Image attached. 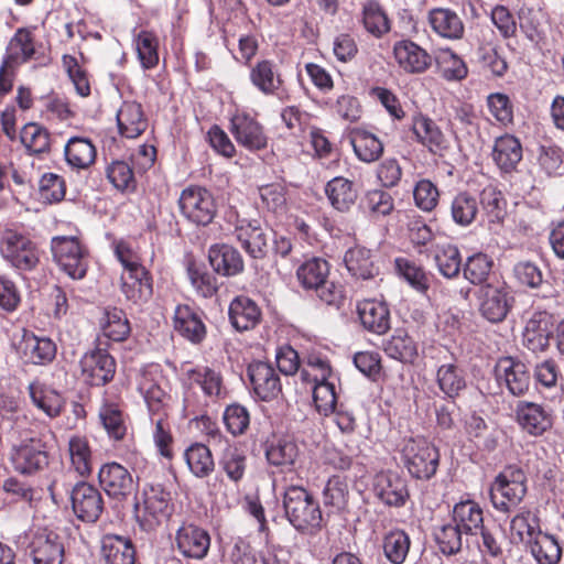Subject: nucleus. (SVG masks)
<instances>
[{"label":"nucleus","mask_w":564,"mask_h":564,"mask_svg":"<svg viewBox=\"0 0 564 564\" xmlns=\"http://www.w3.org/2000/svg\"><path fill=\"white\" fill-rule=\"evenodd\" d=\"M525 494V474L516 466L506 467L500 471L489 488L492 507L503 513L514 509L523 500Z\"/></svg>","instance_id":"obj_1"},{"label":"nucleus","mask_w":564,"mask_h":564,"mask_svg":"<svg viewBox=\"0 0 564 564\" xmlns=\"http://www.w3.org/2000/svg\"><path fill=\"white\" fill-rule=\"evenodd\" d=\"M401 458L411 476L417 479H431L440 465L438 448L422 436L404 440L401 445Z\"/></svg>","instance_id":"obj_2"},{"label":"nucleus","mask_w":564,"mask_h":564,"mask_svg":"<svg viewBox=\"0 0 564 564\" xmlns=\"http://www.w3.org/2000/svg\"><path fill=\"white\" fill-rule=\"evenodd\" d=\"M283 507L290 523L299 531H313L321 527L319 505L300 486L285 489Z\"/></svg>","instance_id":"obj_3"},{"label":"nucleus","mask_w":564,"mask_h":564,"mask_svg":"<svg viewBox=\"0 0 564 564\" xmlns=\"http://www.w3.org/2000/svg\"><path fill=\"white\" fill-rule=\"evenodd\" d=\"M0 254L20 272L33 271L40 263V249L30 236L4 229L0 236Z\"/></svg>","instance_id":"obj_4"},{"label":"nucleus","mask_w":564,"mask_h":564,"mask_svg":"<svg viewBox=\"0 0 564 564\" xmlns=\"http://www.w3.org/2000/svg\"><path fill=\"white\" fill-rule=\"evenodd\" d=\"M51 251L54 261L69 278L82 280L86 275L88 269L87 250L76 237H53Z\"/></svg>","instance_id":"obj_5"},{"label":"nucleus","mask_w":564,"mask_h":564,"mask_svg":"<svg viewBox=\"0 0 564 564\" xmlns=\"http://www.w3.org/2000/svg\"><path fill=\"white\" fill-rule=\"evenodd\" d=\"M170 501V492L161 486L145 488L142 503L135 505V514L140 525L150 531L163 523L171 514Z\"/></svg>","instance_id":"obj_6"},{"label":"nucleus","mask_w":564,"mask_h":564,"mask_svg":"<svg viewBox=\"0 0 564 564\" xmlns=\"http://www.w3.org/2000/svg\"><path fill=\"white\" fill-rule=\"evenodd\" d=\"M178 205L181 213L192 223L206 226L215 217L216 204L209 191L188 186L182 191Z\"/></svg>","instance_id":"obj_7"},{"label":"nucleus","mask_w":564,"mask_h":564,"mask_svg":"<svg viewBox=\"0 0 564 564\" xmlns=\"http://www.w3.org/2000/svg\"><path fill=\"white\" fill-rule=\"evenodd\" d=\"M10 460L19 474L32 475L48 465V455L40 440L31 438L12 447Z\"/></svg>","instance_id":"obj_8"},{"label":"nucleus","mask_w":564,"mask_h":564,"mask_svg":"<svg viewBox=\"0 0 564 564\" xmlns=\"http://www.w3.org/2000/svg\"><path fill=\"white\" fill-rule=\"evenodd\" d=\"M34 564H63L65 547L62 538L47 529L37 530L29 544Z\"/></svg>","instance_id":"obj_9"},{"label":"nucleus","mask_w":564,"mask_h":564,"mask_svg":"<svg viewBox=\"0 0 564 564\" xmlns=\"http://www.w3.org/2000/svg\"><path fill=\"white\" fill-rule=\"evenodd\" d=\"M392 53L399 69L408 75L423 74L433 63L429 52L411 40L395 42Z\"/></svg>","instance_id":"obj_10"},{"label":"nucleus","mask_w":564,"mask_h":564,"mask_svg":"<svg viewBox=\"0 0 564 564\" xmlns=\"http://www.w3.org/2000/svg\"><path fill=\"white\" fill-rule=\"evenodd\" d=\"M82 376L90 386L101 387L113 379L115 359L104 349L86 352L80 359Z\"/></svg>","instance_id":"obj_11"},{"label":"nucleus","mask_w":564,"mask_h":564,"mask_svg":"<svg viewBox=\"0 0 564 564\" xmlns=\"http://www.w3.org/2000/svg\"><path fill=\"white\" fill-rule=\"evenodd\" d=\"M72 507L78 519L85 522H95L104 510V500L100 491L90 484L77 482L70 492Z\"/></svg>","instance_id":"obj_12"},{"label":"nucleus","mask_w":564,"mask_h":564,"mask_svg":"<svg viewBox=\"0 0 564 564\" xmlns=\"http://www.w3.org/2000/svg\"><path fill=\"white\" fill-rule=\"evenodd\" d=\"M411 131L415 141L432 154L443 156L449 148V142L438 124L421 112L412 117Z\"/></svg>","instance_id":"obj_13"},{"label":"nucleus","mask_w":564,"mask_h":564,"mask_svg":"<svg viewBox=\"0 0 564 564\" xmlns=\"http://www.w3.org/2000/svg\"><path fill=\"white\" fill-rule=\"evenodd\" d=\"M101 487L113 498H126L134 490V482L129 470L118 463H107L98 473Z\"/></svg>","instance_id":"obj_14"},{"label":"nucleus","mask_w":564,"mask_h":564,"mask_svg":"<svg viewBox=\"0 0 564 564\" xmlns=\"http://www.w3.org/2000/svg\"><path fill=\"white\" fill-rule=\"evenodd\" d=\"M516 419L520 427L533 436H540L552 427L551 412L541 404L520 401L516 406Z\"/></svg>","instance_id":"obj_15"},{"label":"nucleus","mask_w":564,"mask_h":564,"mask_svg":"<svg viewBox=\"0 0 564 564\" xmlns=\"http://www.w3.org/2000/svg\"><path fill=\"white\" fill-rule=\"evenodd\" d=\"M376 496L387 506H403L409 498L405 480L393 471H382L373 480Z\"/></svg>","instance_id":"obj_16"},{"label":"nucleus","mask_w":564,"mask_h":564,"mask_svg":"<svg viewBox=\"0 0 564 564\" xmlns=\"http://www.w3.org/2000/svg\"><path fill=\"white\" fill-rule=\"evenodd\" d=\"M178 551L188 558L202 560L210 546L208 532L194 524L182 525L176 533Z\"/></svg>","instance_id":"obj_17"},{"label":"nucleus","mask_w":564,"mask_h":564,"mask_svg":"<svg viewBox=\"0 0 564 564\" xmlns=\"http://www.w3.org/2000/svg\"><path fill=\"white\" fill-rule=\"evenodd\" d=\"M509 308L508 293L503 288L487 284L479 290V310L489 322L503 321Z\"/></svg>","instance_id":"obj_18"},{"label":"nucleus","mask_w":564,"mask_h":564,"mask_svg":"<svg viewBox=\"0 0 564 564\" xmlns=\"http://www.w3.org/2000/svg\"><path fill=\"white\" fill-rule=\"evenodd\" d=\"M552 316L545 312L532 314L523 330V344L533 352L544 351L552 334Z\"/></svg>","instance_id":"obj_19"},{"label":"nucleus","mask_w":564,"mask_h":564,"mask_svg":"<svg viewBox=\"0 0 564 564\" xmlns=\"http://www.w3.org/2000/svg\"><path fill=\"white\" fill-rule=\"evenodd\" d=\"M357 313L367 330L381 335L390 329V311L384 302L364 300L358 303Z\"/></svg>","instance_id":"obj_20"},{"label":"nucleus","mask_w":564,"mask_h":564,"mask_svg":"<svg viewBox=\"0 0 564 564\" xmlns=\"http://www.w3.org/2000/svg\"><path fill=\"white\" fill-rule=\"evenodd\" d=\"M249 381L254 394L261 400H270L280 391V379L271 365L257 361L249 365Z\"/></svg>","instance_id":"obj_21"},{"label":"nucleus","mask_w":564,"mask_h":564,"mask_svg":"<svg viewBox=\"0 0 564 564\" xmlns=\"http://www.w3.org/2000/svg\"><path fill=\"white\" fill-rule=\"evenodd\" d=\"M117 124L121 137L135 139L148 127L142 106L135 101H124L117 112Z\"/></svg>","instance_id":"obj_22"},{"label":"nucleus","mask_w":564,"mask_h":564,"mask_svg":"<svg viewBox=\"0 0 564 564\" xmlns=\"http://www.w3.org/2000/svg\"><path fill=\"white\" fill-rule=\"evenodd\" d=\"M453 523L466 535H476L484 527L482 508L474 500H462L453 507Z\"/></svg>","instance_id":"obj_23"},{"label":"nucleus","mask_w":564,"mask_h":564,"mask_svg":"<svg viewBox=\"0 0 564 564\" xmlns=\"http://www.w3.org/2000/svg\"><path fill=\"white\" fill-rule=\"evenodd\" d=\"M496 375L514 395L523 394L529 388L530 376L525 365L512 358L501 359L497 365Z\"/></svg>","instance_id":"obj_24"},{"label":"nucleus","mask_w":564,"mask_h":564,"mask_svg":"<svg viewBox=\"0 0 564 564\" xmlns=\"http://www.w3.org/2000/svg\"><path fill=\"white\" fill-rule=\"evenodd\" d=\"M101 556L107 564H134L135 550L129 538L106 534L101 540Z\"/></svg>","instance_id":"obj_25"},{"label":"nucleus","mask_w":564,"mask_h":564,"mask_svg":"<svg viewBox=\"0 0 564 564\" xmlns=\"http://www.w3.org/2000/svg\"><path fill=\"white\" fill-rule=\"evenodd\" d=\"M56 345L47 337H37L34 334H24L21 351L26 361L33 365H48L56 356Z\"/></svg>","instance_id":"obj_26"},{"label":"nucleus","mask_w":564,"mask_h":564,"mask_svg":"<svg viewBox=\"0 0 564 564\" xmlns=\"http://www.w3.org/2000/svg\"><path fill=\"white\" fill-rule=\"evenodd\" d=\"M208 260L218 274L235 275L243 270L241 254L231 246L214 245L208 250Z\"/></svg>","instance_id":"obj_27"},{"label":"nucleus","mask_w":564,"mask_h":564,"mask_svg":"<svg viewBox=\"0 0 564 564\" xmlns=\"http://www.w3.org/2000/svg\"><path fill=\"white\" fill-rule=\"evenodd\" d=\"M121 292L133 303L147 302L153 293L152 279L147 269L121 274Z\"/></svg>","instance_id":"obj_28"},{"label":"nucleus","mask_w":564,"mask_h":564,"mask_svg":"<svg viewBox=\"0 0 564 564\" xmlns=\"http://www.w3.org/2000/svg\"><path fill=\"white\" fill-rule=\"evenodd\" d=\"M175 330L194 344L200 343L206 336V327L200 316L187 305H180L174 313Z\"/></svg>","instance_id":"obj_29"},{"label":"nucleus","mask_w":564,"mask_h":564,"mask_svg":"<svg viewBox=\"0 0 564 564\" xmlns=\"http://www.w3.org/2000/svg\"><path fill=\"white\" fill-rule=\"evenodd\" d=\"M325 194L330 205L338 212H348L356 203L358 191L354 183L343 176H336L325 185Z\"/></svg>","instance_id":"obj_30"},{"label":"nucleus","mask_w":564,"mask_h":564,"mask_svg":"<svg viewBox=\"0 0 564 564\" xmlns=\"http://www.w3.org/2000/svg\"><path fill=\"white\" fill-rule=\"evenodd\" d=\"M429 22L433 31L444 39L458 40L464 35L462 19L449 9L437 8L431 10Z\"/></svg>","instance_id":"obj_31"},{"label":"nucleus","mask_w":564,"mask_h":564,"mask_svg":"<svg viewBox=\"0 0 564 564\" xmlns=\"http://www.w3.org/2000/svg\"><path fill=\"white\" fill-rule=\"evenodd\" d=\"M265 457L271 465L279 467H294L300 449L297 444L290 437H273L265 444Z\"/></svg>","instance_id":"obj_32"},{"label":"nucleus","mask_w":564,"mask_h":564,"mask_svg":"<svg viewBox=\"0 0 564 564\" xmlns=\"http://www.w3.org/2000/svg\"><path fill=\"white\" fill-rule=\"evenodd\" d=\"M492 159L501 171L514 170L522 159V147L519 140L511 134L497 138L492 149Z\"/></svg>","instance_id":"obj_33"},{"label":"nucleus","mask_w":564,"mask_h":564,"mask_svg":"<svg viewBox=\"0 0 564 564\" xmlns=\"http://www.w3.org/2000/svg\"><path fill=\"white\" fill-rule=\"evenodd\" d=\"M67 163L78 170L89 167L96 159V148L89 139L73 137L64 148Z\"/></svg>","instance_id":"obj_34"},{"label":"nucleus","mask_w":564,"mask_h":564,"mask_svg":"<svg viewBox=\"0 0 564 564\" xmlns=\"http://www.w3.org/2000/svg\"><path fill=\"white\" fill-rule=\"evenodd\" d=\"M535 379L546 391H542L552 402H561L563 387L558 383L560 369L553 360H544L536 365Z\"/></svg>","instance_id":"obj_35"},{"label":"nucleus","mask_w":564,"mask_h":564,"mask_svg":"<svg viewBox=\"0 0 564 564\" xmlns=\"http://www.w3.org/2000/svg\"><path fill=\"white\" fill-rule=\"evenodd\" d=\"M344 261L347 270L359 279H370L378 272L371 259V251L365 247L355 246L348 249Z\"/></svg>","instance_id":"obj_36"},{"label":"nucleus","mask_w":564,"mask_h":564,"mask_svg":"<svg viewBox=\"0 0 564 564\" xmlns=\"http://www.w3.org/2000/svg\"><path fill=\"white\" fill-rule=\"evenodd\" d=\"M253 86L267 96L278 95L282 85L280 74L276 72L274 65L269 61L258 63L250 74Z\"/></svg>","instance_id":"obj_37"},{"label":"nucleus","mask_w":564,"mask_h":564,"mask_svg":"<svg viewBox=\"0 0 564 564\" xmlns=\"http://www.w3.org/2000/svg\"><path fill=\"white\" fill-rule=\"evenodd\" d=\"M350 142L357 158L366 163L375 162L383 152L381 141L366 130L357 129L352 131Z\"/></svg>","instance_id":"obj_38"},{"label":"nucleus","mask_w":564,"mask_h":564,"mask_svg":"<svg viewBox=\"0 0 564 564\" xmlns=\"http://www.w3.org/2000/svg\"><path fill=\"white\" fill-rule=\"evenodd\" d=\"M528 544L532 556L539 564H556L561 558V546L551 534L540 531Z\"/></svg>","instance_id":"obj_39"},{"label":"nucleus","mask_w":564,"mask_h":564,"mask_svg":"<svg viewBox=\"0 0 564 564\" xmlns=\"http://www.w3.org/2000/svg\"><path fill=\"white\" fill-rule=\"evenodd\" d=\"M479 212V203L475 195L468 192H459L451 203V216L453 221L462 227H467L476 219Z\"/></svg>","instance_id":"obj_40"},{"label":"nucleus","mask_w":564,"mask_h":564,"mask_svg":"<svg viewBox=\"0 0 564 564\" xmlns=\"http://www.w3.org/2000/svg\"><path fill=\"white\" fill-rule=\"evenodd\" d=\"M329 274V264L323 258H311L305 260L296 270L301 285L307 290L318 288L325 282Z\"/></svg>","instance_id":"obj_41"},{"label":"nucleus","mask_w":564,"mask_h":564,"mask_svg":"<svg viewBox=\"0 0 564 564\" xmlns=\"http://www.w3.org/2000/svg\"><path fill=\"white\" fill-rule=\"evenodd\" d=\"M68 453L74 470L82 477L90 475L93 456L88 440L82 435L70 436L68 440Z\"/></svg>","instance_id":"obj_42"},{"label":"nucleus","mask_w":564,"mask_h":564,"mask_svg":"<svg viewBox=\"0 0 564 564\" xmlns=\"http://www.w3.org/2000/svg\"><path fill=\"white\" fill-rule=\"evenodd\" d=\"M99 325L105 336L115 341L124 340L130 334V325L126 313L118 307L105 308Z\"/></svg>","instance_id":"obj_43"},{"label":"nucleus","mask_w":564,"mask_h":564,"mask_svg":"<svg viewBox=\"0 0 564 564\" xmlns=\"http://www.w3.org/2000/svg\"><path fill=\"white\" fill-rule=\"evenodd\" d=\"M34 52L31 32L26 29H19L8 44L3 61L17 67L30 59Z\"/></svg>","instance_id":"obj_44"},{"label":"nucleus","mask_w":564,"mask_h":564,"mask_svg":"<svg viewBox=\"0 0 564 564\" xmlns=\"http://www.w3.org/2000/svg\"><path fill=\"white\" fill-rule=\"evenodd\" d=\"M29 393L34 405L47 416L55 417L59 415L64 405V400L59 393L39 382L30 383Z\"/></svg>","instance_id":"obj_45"},{"label":"nucleus","mask_w":564,"mask_h":564,"mask_svg":"<svg viewBox=\"0 0 564 564\" xmlns=\"http://www.w3.org/2000/svg\"><path fill=\"white\" fill-rule=\"evenodd\" d=\"M410 545V536L400 529L389 531L382 539L384 557L391 564H403L409 554Z\"/></svg>","instance_id":"obj_46"},{"label":"nucleus","mask_w":564,"mask_h":564,"mask_svg":"<svg viewBox=\"0 0 564 564\" xmlns=\"http://www.w3.org/2000/svg\"><path fill=\"white\" fill-rule=\"evenodd\" d=\"M184 459L191 473L196 477L208 476L215 467L210 449L202 443L188 446L184 452Z\"/></svg>","instance_id":"obj_47"},{"label":"nucleus","mask_w":564,"mask_h":564,"mask_svg":"<svg viewBox=\"0 0 564 564\" xmlns=\"http://www.w3.org/2000/svg\"><path fill=\"white\" fill-rule=\"evenodd\" d=\"M536 517L527 509H521L510 521V535L514 543H529L540 532Z\"/></svg>","instance_id":"obj_48"},{"label":"nucleus","mask_w":564,"mask_h":564,"mask_svg":"<svg viewBox=\"0 0 564 564\" xmlns=\"http://www.w3.org/2000/svg\"><path fill=\"white\" fill-rule=\"evenodd\" d=\"M20 140L32 154L47 153L51 149L50 132L36 122L24 124L20 133Z\"/></svg>","instance_id":"obj_49"},{"label":"nucleus","mask_w":564,"mask_h":564,"mask_svg":"<svg viewBox=\"0 0 564 564\" xmlns=\"http://www.w3.org/2000/svg\"><path fill=\"white\" fill-rule=\"evenodd\" d=\"M384 351L389 357L403 362H412L417 356L415 341L401 330L386 341Z\"/></svg>","instance_id":"obj_50"},{"label":"nucleus","mask_w":564,"mask_h":564,"mask_svg":"<svg viewBox=\"0 0 564 564\" xmlns=\"http://www.w3.org/2000/svg\"><path fill=\"white\" fill-rule=\"evenodd\" d=\"M436 64L440 75L447 82H460L468 74L463 58L451 50L441 51L436 57Z\"/></svg>","instance_id":"obj_51"},{"label":"nucleus","mask_w":564,"mask_h":564,"mask_svg":"<svg viewBox=\"0 0 564 564\" xmlns=\"http://www.w3.org/2000/svg\"><path fill=\"white\" fill-rule=\"evenodd\" d=\"M187 276L197 294L205 299L214 296L219 289L217 278L195 262L188 263Z\"/></svg>","instance_id":"obj_52"},{"label":"nucleus","mask_w":564,"mask_h":564,"mask_svg":"<svg viewBox=\"0 0 564 564\" xmlns=\"http://www.w3.org/2000/svg\"><path fill=\"white\" fill-rule=\"evenodd\" d=\"M438 271L445 278H454L460 271L462 258L456 246L451 243L438 245L434 256Z\"/></svg>","instance_id":"obj_53"},{"label":"nucleus","mask_w":564,"mask_h":564,"mask_svg":"<svg viewBox=\"0 0 564 564\" xmlns=\"http://www.w3.org/2000/svg\"><path fill=\"white\" fill-rule=\"evenodd\" d=\"M362 22L366 30L376 37H380L390 31L388 15L376 1H369L365 4Z\"/></svg>","instance_id":"obj_54"},{"label":"nucleus","mask_w":564,"mask_h":564,"mask_svg":"<svg viewBox=\"0 0 564 564\" xmlns=\"http://www.w3.org/2000/svg\"><path fill=\"white\" fill-rule=\"evenodd\" d=\"M301 376L303 380L312 383L335 379L328 359L316 352L308 354Z\"/></svg>","instance_id":"obj_55"},{"label":"nucleus","mask_w":564,"mask_h":564,"mask_svg":"<svg viewBox=\"0 0 564 564\" xmlns=\"http://www.w3.org/2000/svg\"><path fill=\"white\" fill-rule=\"evenodd\" d=\"M480 203L489 223H500L506 216V202L494 186L485 187L480 193Z\"/></svg>","instance_id":"obj_56"},{"label":"nucleus","mask_w":564,"mask_h":564,"mask_svg":"<svg viewBox=\"0 0 564 564\" xmlns=\"http://www.w3.org/2000/svg\"><path fill=\"white\" fill-rule=\"evenodd\" d=\"M463 535L465 534L454 523L441 525L434 532L435 541L445 555H453L462 550Z\"/></svg>","instance_id":"obj_57"},{"label":"nucleus","mask_w":564,"mask_h":564,"mask_svg":"<svg viewBox=\"0 0 564 564\" xmlns=\"http://www.w3.org/2000/svg\"><path fill=\"white\" fill-rule=\"evenodd\" d=\"M313 400L319 414H333L337 403L335 379L314 383Z\"/></svg>","instance_id":"obj_58"},{"label":"nucleus","mask_w":564,"mask_h":564,"mask_svg":"<svg viewBox=\"0 0 564 564\" xmlns=\"http://www.w3.org/2000/svg\"><path fill=\"white\" fill-rule=\"evenodd\" d=\"M100 421L109 437L121 441L127 434V425L122 412L113 404H106L99 411Z\"/></svg>","instance_id":"obj_59"},{"label":"nucleus","mask_w":564,"mask_h":564,"mask_svg":"<svg viewBox=\"0 0 564 564\" xmlns=\"http://www.w3.org/2000/svg\"><path fill=\"white\" fill-rule=\"evenodd\" d=\"M437 382L440 389L451 398L457 395L466 386L462 371L453 364L438 368Z\"/></svg>","instance_id":"obj_60"},{"label":"nucleus","mask_w":564,"mask_h":564,"mask_svg":"<svg viewBox=\"0 0 564 564\" xmlns=\"http://www.w3.org/2000/svg\"><path fill=\"white\" fill-rule=\"evenodd\" d=\"M158 37L149 31H141L137 37L138 57L145 69L153 68L159 63Z\"/></svg>","instance_id":"obj_61"},{"label":"nucleus","mask_w":564,"mask_h":564,"mask_svg":"<svg viewBox=\"0 0 564 564\" xmlns=\"http://www.w3.org/2000/svg\"><path fill=\"white\" fill-rule=\"evenodd\" d=\"M323 501L336 510L344 509L348 501L347 482L339 476L329 478L323 490Z\"/></svg>","instance_id":"obj_62"},{"label":"nucleus","mask_w":564,"mask_h":564,"mask_svg":"<svg viewBox=\"0 0 564 564\" xmlns=\"http://www.w3.org/2000/svg\"><path fill=\"white\" fill-rule=\"evenodd\" d=\"M398 273L415 290L424 292L429 288V278L424 270L404 258L395 260Z\"/></svg>","instance_id":"obj_63"},{"label":"nucleus","mask_w":564,"mask_h":564,"mask_svg":"<svg viewBox=\"0 0 564 564\" xmlns=\"http://www.w3.org/2000/svg\"><path fill=\"white\" fill-rule=\"evenodd\" d=\"M492 262L485 253H476L467 259L464 267L465 278L474 284L486 281L491 270Z\"/></svg>","instance_id":"obj_64"}]
</instances>
